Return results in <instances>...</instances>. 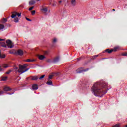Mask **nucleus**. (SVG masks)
<instances>
[{"label":"nucleus","mask_w":127,"mask_h":127,"mask_svg":"<svg viewBox=\"0 0 127 127\" xmlns=\"http://www.w3.org/2000/svg\"><path fill=\"white\" fill-rule=\"evenodd\" d=\"M11 72H12V70H9L8 71H7V72H6V74H7V75H8L9 74H10V73H11Z\"/></svg>","instance_id":"27"},{"label":"nucleus","mask_w":127,"mask_h":127,"mask_svg":"<svg viewBox=\"0 0 127 127\" xmlns=\"http://www.w3.org/2000/svg\"><path fill=\"white\" fill-rule=\"evenodd\" d=\"M1 67L4 68V69H6L7 68H9L10 67L9 64H3L1 65Z\"/></svg>","instance_id":"8"},{"label":"nucleus","mask_w":127,"mask_h":127,"mask_svg":"<svg viewBox=\"0 0 127 127\" xmlns=\"http://www.w3.org/2000/svg\"><path fill=\"white\" fill-rule=\"evenodd\" d=\"M3 41V39H0V41Z\"/></svg>","instance_id":"38"},{"label":"nucleus","mask_w":127,"mask_h":127,"mask_svg":"<svg viewBox=\"0 0 127 127\" xmlns=\"http://www.w3.org/2000/svg\"><path fill=\"white\" fill-rule=\"evenodd\" d=\"M28 66V64H24L23 65H19V69L18 70V73H20V74H23V73H25V72H27L29 68H27Z\"/></svg>","instance_id":"2"},{"label":"nucleus","mask_w":127,"mask_h":127,"mask_svg":"<svg viewBox=\"0 0 127 127\" xmlns=\"http://www.w3.org/2000/svg\"><path fill=\"white\" fill-rule=\"evenodd\" d=\"M25 61L26 62H33V61H35V60L34 59L31 60V59H28L27 60H25Z\"/></svg>","instance_id":"18"},{"label":"nucleus","mask_w":127,"mask_h":127,"mask_svg":"<svg viewBox=\"0 0 127 127\" xmlns=\"http://www.w3.org/2000/svg\"><path fill=\"white\" fill-rule=\"evenodd\" d=\"M9 95H12V94H13V93H8Z\"/></svg>","instance_id":"39"},{"label":"nucleus","mask_w":127,"mask_h":127,"mask_svg":"<svg viewBox=\"0 0 127 127\" xmlns=\"http://www.w3.org/2000/svg\"><path fill=\"white\" fill-rule=\"evenodd\" d=\"M3 71V69L1 68V66L0 65V72H2Z\"/></svg>","instance_id":"34"},{"label":"nucleus","mask_w":127,"mask_h":127,"mask_svg":"<svg viewBox=\"0 0 127 127\" xmlns=\"http://www.w3.org/2000/svg\"><path fill=\"white\" fill-rule=\"evenodd\" d=\"M31 14L32 15H34V14H35V10H33V11H31Z\"/></svg>","instance_id":"29"},{"label":"nucleus","mask_w":127,"mask_h":127,"mask_svg":"<svg viewBox=\"0 0 127 127\" xmlns=\"http://www.w3.org/2000/svg\"><path fill=\"white\" fill-rule=\"evenodd\" d=\"M83 68H80L77 70V72L78 74H80V73H83V72H87L89 69L82 70Z\"/></svg>","instance_id":"6"},{"label":"nucleus","mask_w":127,"mask_h":127,"mask_svg":"<svg viewBox=\"0 0 127 127\" xmlns=\"http://www.w3.org/2000/svg\"><path fill=\"white\" fill-rule=\"evenodd\" d=\"M0 54H1V51L0 50Z\"/></svg>","instance_id":"40"},{"label":"nucleus","mask_w":127,"mask_h":127,"mask_svg":"<svg viewBox=\"0 0 127 127\" xmlns=\"http://www.w3.org/2000/svg\"><path fill=\"white\" fill-rule=\"evenodd\" d=\"M1 46H2V47H4L5 48L8 47H7V45H6L5 43H4V42L1 43Z\"/></svg>","instance_id":"15"},{"label":"nucleus","mask_w":127,"mask_h":127,"mask_svg":"<svg viewBox=\"0 0 127 127\" xmlns=\"http://www.w3.org/2000/svg\"><path fill=\"white\" fill-rule=\"evenodd\" d=\"M98 56H99V55H98L93 56L92 57V59H96V58H97V57H98Z\"/></svg>","instance_id":"28"},{"label":"nucleus","mask_w":127,"mask_h":127,"mask_svg":"<svg viewBox=\"0 0 127 127\" xmlns=\"http://www.w3.org/2000/svg\"><path fill=\"white\" fill-rule=\"evenodd\" d=\"M0 58H5V55H1V54H0Z\"/></svg>","instance_id":"22"},{"label":"nucleus","mask_w":127,"mask_h":127,"mask_svg":"<svg viewBox=\"0 0 127 127\" xmlns=\"http://www.w3.org/2000/svg\"><path fill=\"white\" fill-rule=\"evenodd\" d=\"M58 61H59V57H57L54 59L53 62V63H55V62H58Z\"/></svg>","instance_id":"14"},{"label":"nucleus","mask_w":127,"mask_h":127,"mask_svg":"<svg viewBox=\"0 0 127 127\" xmlns=\"http://www.w3.org/2000/svg\"><path fill=\"white\" fill-rule=\"evenodd\" d=\"M3 90L5 92H8V91H11V88H10L9 87L5 86L3 87Z\"/></svg>","instance_id":"9"},{"label":"nucleus","mask_w":127,"mask_h":127,"mask_svg":"<svg viewBox=\"0 0 127 127\" xmlns=\"http://www.w3.org/2000/svg\"><path fill=\"white\" fill-rule=\"evenodd\" d=\"M26 20H27L28 21H31V20H30L29 18H28L27 17H26Z\"/></svg>","instance_id":"36"},{"label":"nucleus","mask_w":127,"mask_h":127,"mask_svg":"<svg viewBox=\"0 0 127 127\" xmlns=\"http://www.w3.org/2000/svg\"><path fill=\"white\" fill-rule=\"evenodd\" d=\"M38 58L39 59H40V60H42L43 59H44V58H45V56H44V55H40L38 56Z\"/></svg>","instance_id":"17"},{"label":"nucleus","mask_w":127,"mask_h":127,"mask_svg":"<svg viewBox=\"0 0 127 127\" xmlns=\"http://www.w3.org/2000/svg\"><path fill=\"white\" fill-rule=\"evenodd\" d=\"M112 11H115V9H113L112 10Z\"/></svg>","instance_id":"41"},{"label":"nucleus","mask_w":127,"mask_h":127,"mask_svg":"<svg viewBox=\"0 0 127 127\" xmlns=\"http://www.w3.org/2000/svg\"><path fill=\"white\" fill-rule=\"evenodd\" d=\"M123 56H127V53H124L122 54Z\"/></svg>","instance_id":"32"},{"label":"nucleus","mask_w":127,"mask_h":127,"mask_svg":"<svg viewBox=\"0 0 127 127\" xmlns=\"http://www.w3.org/2000/svg\"><path fill=\"white\" fill-rule=\"evenodd\" d=\"M47 85H52V81H48L46 83Z\"/></svg>","instance_id":"23"},{"label":"nucleus","mask_w":127,"mask_h":127,"mask_svg":"<svg viewBox=\"0 0 127 127\" xmlns=\"http://www.w3.org/2000/svg\"><path fill=\"white\" fill-rule=\"evenodd\" d=\"M6 21H7V20H6V19H5V18H3L2 20V23H5V22H6Z\"/></svg>","instance_id":"24"},{"label":"nucleus","mask_w":127,"mask_h":127,"mask_svg":"<svg viewBox=\"0 0 127 127\" xmlns=\"http://www.w3.org/2000/svg\"><path fill=\"white\" fill-rule=\"evenodd\" d=\"M120 49V47H116L113 49H107L105 50L106 52L107 53H112L113 51L116 52L118 51Z\"/></svg>","instance_id":"3"},{"label":"nucleus","mask_w":127,"mask_h":127,"mask_svg":"<svg viewBox=\"0 0 127 127\" xmlns=\"http://www.w3.org/2000/svg\"><path fill=\"white\" fill-rule=\"evenodd\" d=\"M71 4L72 6H75L76 4H77V2H76V0H71Z\"/></svg>","instance_id":"13"},{"label":"nucleus","mask_w":127,"mask_h":127,"mask_svg":"<svg viewBox=\"0 0 127 127\" xmlns=\"http://www.w3.org/2000/svg\"><path fill=\"white\" fill-rule=\"evenodd\" d=\"M33 90H37L38 89V86L37 84H34L32 86Z\"/></svg>","instance_id":"11"},{"label":"nucleus","mask_w":127,"mask_h":127,"mask_svg":"<svg viewBox=\"0 0 127 127\" xmlns=\"http://www.w3.org/2000/svg\"><path fill=\"white\" fill-rule=\"evenodd\" d=\"M18 18H17V17H16V18H14V22H18Z\"/></svg>","instance_id":"25"},{"label":"nucleus","mask_w":127,"mask_h":127,"mask_svg":"<svg viewBox=\"0 0 127 127\" xmlns=\"http://www.w3.org/2000/svg\"><path fill=\"white\" fill-rule=\"evenodd\" d=\"M61 2H62V1H61V0L59 1H58L59 4H61Z\"/></svg>","instance_id":"37"},{"label":"nucleus","mask_w":127,"mask_h":127,"mask_svg":"<svg viewBox=\"0 0 127 127\" xmlns=\"http://www.w3.org/2000/svg\"><path fill=\"white\" fill-rule=\"evenodd\" d=\"M6 80H7V77L5 76V77H2L1 81H6Z\"/></svg>","instance_id":"19"},{"label":"nucleus","mask_w":127,"mask_h":127,"mask_svg":"<svg viewBox=\"0 0 127 127\" xmlns=\"http://www.w3.org/2000/svg\"><path fill=\"white\" fill-rule=\"evenodd\" d=\"M107 86L108 84L105 82H103L101 85L100 84V82H96L94 84L91 88V91L96 97H99L100 95H101L100 97H102L107 93V90H104V89H101L100 88L101 87L103 88H107Z\"/></svg>","instance_id":"1"},{"label":"nucleus","mask_w":127,"mask_h":127,"mask_svg":"<svg viewBox=\"0 0 127 127\" xmlns=\"http://www.w3.org/2000/svg\"><path fill=\"white\" fill-rule=\"evenodd\" d=\"M40 10L43 12H47V11H48V10L47 9V7L43 8L41 9Z\"/></svg>","instance_id":"12"},{"label":"nucleus","mask_w":127,"mask_h":127,"mask_svg":"<svg viewBox=\"0 0 127 127\" xmlns=\"http://www.w3.org/2000/svg\"><path fill=\"white\" fill-rule=\"evenodd\" d=\"M16 16H18V17L21 16V13H17L16 12H12V15L11 16V17L12 18H15Z\"/></svg>","instance_id":"4"},{"label":"nucleus","mask_w":127,"mask_h":127,"mask_svg":"<svg viewBox=\"0 0 127 127\" xmlns=\"http://www.w3.org/2000/svg\"><path fill=\"white\" fill-rule=\"evenodd\" d=\"M3 94H4V91H2V90H0V95H3Z\"/></svg>","instance_id":"30"},{"label":"nucleus","mask_w":127,"mask_h":127,"mask_svg":"<svg viewBox=\"0 0 127 127\" xmlns=\"http://www.w3.org/2000/svg\"><path fill=\"white\" fill-rule=\"evenodd\" d=\"M57 40L56 39V38H54L53 40V42L55 43V42H56Z\"/></svg>","instance_id":"33"},{"label":"nucleus","mask_w":127,"mask_h":127,"mask_svg":"<svg viewBox=\"0 0 127 127\" xmlns=\"http://www.w3.org/2000/svg\"><path fill=\"white\" fill-rule=\"evenodd\" d=\"M29 5H33V4H35V1L34 0H31L29 2Z\"/></svg>","instance_id":"16"},{"label":"nucleus","mask_w":127,"mask_h":127,"mask_svg":"<svg viewBox=\"0 0 127 127\" xmlns=\"http://www.w3.org/2000/svg\"><path fill=\"white\" fill-rule=\"evenodd\" d=\"M17 53L18 54V55H23V51L21 50H18L17 51Z\"/></svg>","instance_id":"10"},{"label":"nucleus","mask_w":127,"mask_h":127,"mask_svg":"<svg viewBox=\"0 0 127 127\" xmlns=\"http://www.w3.org/2000/svg\"><path fill=\"white\" fill-rule=\"evenodd\" d=\"M44 77H45V75H43L41 77H40L39 78V80H42V79H43V78H44Z\"/></svg>","instance_id":"26"},{"label":"nucleus","mask_w":127,"mask_h":127,"mask_svg":"<svg viewBox=\"0 0 127 127\" xmlns=\"http://www.w3.org/2000/svg\"><path fill=\"white\" fill-rule=\"evenodd\" d=\"M33 9V7H31L29 8V10L30 11V10H32Z\"/></svg>","instance_id":"35"},{"label":"nucleus","mask_w":127,"mask_h":127,"mask_svg":"<svg viewBox=\"0 0 127 127\" xmlns=\"http://www.w3.org/2000/svg\"><path fill=\"white\" fill-rule=\"evenodd\" d=\"M125 127H127V125H125Z\"/></svg>","instance_id":"42"},{"label":"nucleus","mask_w":127,"mask_h":127,"mask_svg":"<svg viewBox=\"0 0 127 127\" xmlns=\"http://www.w3.org/2000/svg\"><path fill=\"white\" fill-rule=\"evenodd\" d=\"M29 79L31 80V81H36L38 80V77L36 76H32L29 77Z\"/></svg>","instance_id":"7"},{"label":"nucleus","mask_w":127,"mask_h":127,"mask_svg":"<svg viewBox=\"0 0 127 127\" xmlns=\"http://www.w3.org/2000/svg\"><path fill=\"white\" fill-rule=\"evenodd\" d=\"M52 77H53V75H50L49 76V79L50 80L52 79Z\"/></svg>","instance_id":"31"},{"label":"nucleus","mask_w":127,"mask_h":127,"mask_svg":"<svg viewBox=\"0 0 127 127\" xmlns=\"http://www.w3.org/2000/svg\"><path fill=\"white\" fill-rule=\"evenodd\" d=\"M4 28V25L3 24H0V30H1Z\"/></svg>","instance_id":"20"},{"label":"nucleus","mask_w":127,"mask_h":127,"mask_svg":"<svg viewBox=\"0 0 127 127\" xmlns=\"http://www.w3.org/2000/svg\"><path fill=\"white\" fill-rule=\"evenodd\" d=\"M57 3L55 1L52 2V6H56Z\"/></svg>","instance_id":"21"},{"label":"nucleus","mask_w":127,"mask_h":127,"mask_svg":"<svg viewBox=\"0 0 127 127\" xmlns=\"http://www.w3.org/2000/svg\"><path fill=\"white\" fill-rule=\"evenodd\" d=\"M6 43H7V46L8 47V48H12L13 47V45H12V42L10 41V40H7L6 41Z\"/></svg>","instance_id":"5"}]
</instances>
